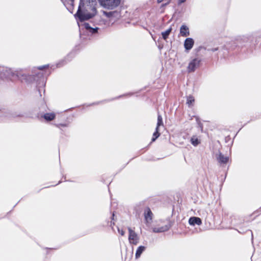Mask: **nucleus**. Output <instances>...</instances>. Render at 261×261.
<instances>
[{
    "label": "nucleus",
    "mask_w": 261,
    "mask_h": 261,
    "mask_svg": "<svg viewBox=\"0 0 261 261\" xmlns=\"http://www.w3.org/2000/svg\"><path fill=\"white\" fill-rule=\"evenodd\" d=\"M160 135L159 132V128H155V132L153 134V137L152 138V141H154Z\"/></svg>",
    "instance_id": "f3484780"
},
{
    "label": "nucleus",
    "mask_w": 261,
    "mask_h": 261,
    "mask_svg": "<svg viewBox=\"0 0 261 261\" xmlns=\"http://www.w3.org/2000/svg\"><path fill=\"white\" fill-rule=\"evenodd\" d=\"M161 125H163L162 117L161 115H158L157 126L156 127L159 128V126H161Z\"/></svg>",
    "instance_id": "a211bd4d"
},
{
    "label": "nucleus",
    "mask_w": 261,
    "mask_h": 261,
    "mask_svg": "<svg viewBox=\"0 0 261 261\" xmlns=\"http://www.w3.org/2000/svg\"><path fill=\"white\" fill-rule=\"evenodd\" d=\"M194 101V98L192 96L190 95L187 97V104L189 106V107H190L193 105Z\"/></svg>",
    "instance_id": "dca6fc26"
},
{
    "label": "nucleus",
    "mask_w": 261,
    "mask_h": 261,
    "mask_svg": "<svg viewBox=\"0 0 261 261\" xmlns=\"http://www.w3.org/2000/svg\"><path fill=\"white\" fill-rule=\"evenodd\" d=\"M190 142L193 146H197L201 143V140L199 137L193 135L190 139Z\"/></svg>",
    "instance_id": "1a4fd4ad"
},
{
    "label": "nucleus",
    "mask_w": 261,
    "mask_h": 261,
    "mask_svg": "<svg viewBox=\"0 0 261 261\" xmlns=\"http://www.w3.org/2000/svg\"><path fill=\"white\" fill-rule=\"evenodd\" d=\"M170 227V225H164L160 226L158 225L157 226H154L152 227V231L155 233L163 232L167 231Z\"/></svg>",
    "instance_id": "423d86ee"
},
{
    "label": "nucleus",
    "mask_w": 261,
    "mask_h": 261,
    "mask_svg": "<svg viewBox=\"0 0 261 261\" xmlns=\"http://www.w3.org/2000/svg\"><path fill=\"white\" fill-rule=\"evenodd\" d=\"M194 43V40L191 38H187L184 42V46L186 50H190L193 46Z\"/></svg>",
    "instance_id": "0eeeda50"
},
{
    "label": "nucleus",
    "mask_w": 261,
    "mask_h": 261,
    "mask_svg": "<svg viewBox=\"0 0 261 261\" xmlns=\"http://www.w3.org/2000/svg\"><path fill=\"white\" fill-rule=\"evenodd\" d=\"M171 31H172V28H170L166 31L162 33L163 38L164 40H166L168 38V37L169 35L170 34V33H171Z\"/></svg>",
    "instance_id": "4468645a"
},
{
    "label": "nucleus",
    "mask_w": 261,
    "mask_h": 261,
    "mask_svg": "<svg viewBox=\"0 0 261 261\" xmlns=\"http://www.w3.org/2000/svg\"><path fill=\"white\" fill-rule=\"evenodd\" d=\"M90 10H94V9L90 5V3L81 0L76 15L81 21L89 19L92 16L89 12Z\"/></svg>",
    "instance_id": "f257e3e1"
},
{
    "label": "nucleus",
    "mask_w": 261,
    "mask_h": 261,
    "mask_svg": "<svg viewBox=\"0 0 261 261\" xmlns=\"http://www.w3.org/2000/svg\"><path fill=\"white\" fill-rule=\"evenodd\" d=\"M84 26H85V28L86 29H87V30H90V31L91 32H92V33H96V32H97V29H98V28H95V29H93V28H91V27L90 26L89 24H88V23H85L84 24Z\"/></svg>",
    "instance_id": "2eb2a0df"
},
{
    "label": "nucleus",
    "mask_w": 261,
    "mask_h": 261,
    "mask_svg": "<svg viewBox=\"0 0 261 261\" xmlns=\"http://www.w3.org/2000/svg\"><path fill=\"white\" fill-rule=\"evenodd\" d=\"M46 66H40L38 67V69L40 70H42L44 68H45Z\"/></svg>",
    "instance_id": "b1692460"
},
{
    "label": "nucleus",
    "mask_w": 261,
    "mask_h": 261,
    "mask_svg": "<svg viewBox=\"0 0 261 261\" xmlns=\"http://www.w3.org/2000/svg\"><path fill=\"white\" fill-rule=\"evenodd\" d=\"M201 60L199 58H195L191 60L189 63L188 70L189 72H193L199 66Z\"/></svg>",
    "instance_id": "39448f33"
},
{
    "label": "nucleus",
    "mask_w": 261,
    "mask_h": 261,
    "mask_svg": "<svg viewBox=\"0 0 261 261\" xmlns=\"http://www.w3.org/2000/svg\"><path fill=\"white\" fill-rule=\"evenodd\" d=\"M118 230L119 233H120L121 236L124 235L125 232L123 230H120L118 228Z\"/></svg>",
    "instance_id": "4be33fe9"
},
{
    "label": "nucleus",
    "mask_w": 261,
    "mask_h": 261,
    "mask_svg": "<svg viewBox=\"0 0 261 261\" xmlns=\"http://www.w3.org/2000/svg\"><path fill=\"white\" fill-rule=\"evenodd\" d=\"M145 247L144 246H139L138 248L136 253V257L137 258H139L140 256L142 253L145 250Z\"/></svg>",
    "instance_id": "f8f14e48"
},
{
    "label": "nucleus",
    "mask_w": 261,
    "mask_h": 261,
    "mask_svg": "<svg viewBox=\"0 0 261 261\" xmlns=\"http://www.w3.org/2000/svg\"><path fill=\"white\" fill-rule=\"evenodd\" d=\"M144 216L146 224L147 226H149L152 223L153 214L149 207L145 209Z\"/></svg>",
    "instance_id": "7ed1b4c3"
},
{
    "label": "nucleus",
    "mask_w": 261,
    "mask_h": 261,
    "mask_svg": "<svg viewBox=\"0 0 261 261\" xmlns=\"http://www.w3.org/2000/svg\"><path fill=\"white\" fill-rule=\"evenodd\" d=\"M158 3H161L162 2H165V3L163 5V6H165L169 4L171 0H157Z\"/></svg>",
    "instance_id": "aec40b11"
},
{
    "label": "nucleus",
    "mask_w": 261,
    "mask_h": 261,
    "mask_svg": "<svg viewBox=\"0 0 261 261\" xmlns=\"http://www.w3.org/2000/svg\"><path fill=\"white\" fill-rule=\"evenodd\" d=\"M180 34L183 37L189 36L190 34L189 28L187 26L182 25L180 29Z\"/></svg>",
    "instance_id": "9d476101"
},
{
    "label": "nucleus",
    "mask_w": 261,
    "mask_h": 261,
    "mask_svg": "<svg viewBox=\"0 0 261 261\" xmlns=\"http://www.w3.org/2000/svg\"><path fill=\"white\" fill-rule=\"evenodd\" d=\"M43 117L45 120L50 121L55 118V115L54 113H46L44 114Z\"/></svg>",
    "instance_id": "ddd939ff"
},
{
    "label": "nucleus",
    "mask_w": 261,
    "mask_h": 261,
    "mask_svg": "<svg viewBox=\"0 0 261 261\" xmlns=\"http://www.w3.org/2000/svg\"><path fill=\"white\" fill-rule=\"evenodd\" d=\"M105 14L108 17H111L113 15L116 13L115 11H111L109 12H104Z\"/></svg>",
    "instance_id": "6ab92c4d"
},
{
    "label": "nucleus",
    "mask_w": 261,
    "mask_h": 261,
    "mask_svg": "<svg viewBox=\"0 0 261 261\" xmlns=\"http://www.w3.org/2000/svg\"><path fill=\"white\" fill-rule=\"evenodd\" d=\"M129 236L128 241L130 244L137 245L139 241V237L137 233L130 228H128Z\"/></svg>",
    "instance_id": "20e7f679"
},
{
    "label": "nucleus",
    "mask_w": 261,
    "mask_h": 261,
    "mask_svg": "<svg viewBox=\"0 0 261 261\" xmlns=\"http://www.w3.org/2000/svg\"><path fill=\"white\" fill-rule=\"evenodd\" d=\"M64 3H67L71 6L73 5L74 0H62Z\"/></svg>",
    "instance_id": "412c9836"
},
{
    "label": "nucleus",
    "mask_w": 261,
    "mask_h": 261,
    "mask_svg": "<svg viewBox=\"0 0 261 261\" xmlns=\"http://www.w3.org/2000/svg\"><path fill=\"white\" fill-rule=\"evenodd\" d=\"M186 0H178V3L181 4L182 3H184Z\"/></svg>",
    "instance_id": "5701e85b"
},
{
    "label": "nucleus",
    "mask_w": 261,
    "mask_h": 261,
    "mask_svg": "<svg viewBox=\"0 0 261 261\" xmlns=\"http://www.w3.org/2000/svg\"><path fill=\"white\" fill-rule=\"evenodd\" d=\"M189 223L191 225H194L195 224L200 225L201 224L202 222L199 218L193 217L189 219Z\"/></svg>",
    "instance_id": "9b49d317"
},
{
    "label": "nucleus",
    "mask_w": 261,
    "mask_h": 261,
    "mask_svg": "<svg viewBox=\"0 0 261 261\" xmlns=\"http://www.w3.org/2000/svg\"><path fill=\"white\" fill-rule=\"evenodd\" d=\"M216 158L218 161L221 164H226L228 161V158L223 155L221 152H219Z\"/></svg>",
    "instance_id": "6e6552de"
},
{
    "label": "nucleus",
    "mask_w": 261,
    "mask_h": 261,
    "mask_svg": "<svg viewBox=\"0 0 261 261\" xmlns=\"http://www.w3.org/2000/svg\"><path fill=\"white\" fill-rule=\"evenodd\" d=\"M99 1L102 6L108 9L116 7L120 3V0H99Z\"/></svg>",
    "instance_id": "f03ea898"
}]
</instances>
